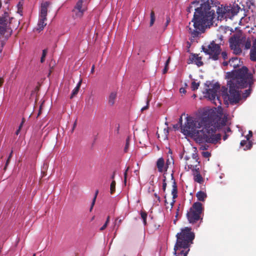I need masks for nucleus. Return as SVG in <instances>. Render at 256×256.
I'll use <instances>...</instances> for the list:
<instances>
[{
  "instance_id": "obj_1",
  "label": "nucleus",
  "mask_w": 256,
  "mask_h": 256,
  "mask_svg": "<svg viewBox=\"0 0 256 256\" xmlns=\"http://www.w3.org/2000/svg\"><path fill=\"white\" fill-rule=\"evenodd\" d=\"M221 124H224V122L217 114L212 110H204L198 118L187 117L182 130L188 134H194L199 142L216 144L221 139V134H216V129Z\"/></svg>"
},
{
  "instance_id": "obj_2",
  "label": "nucleus",
  "mask_w": 256,
  "mask_h": 256,
  "mask_svg": "<svg viewBox=\"0 0 256 256\" xmlns=\"http://www.w3.org/2000/svg\"><path fill=\"white\" fill-rule=\"evenodd\" d=\"M200 6L194 9L196 12L192 20L194 28L188 27L189 34L194 38L204 32L206 28L213 24L216 10L218 17H224V7H217L214 0H200Z\"/></svg>"
},
{
  "instance_id": "obj_3",
  "label": "nucleus",
  "mask_w": 256,
  "mask_h": 256,
  "mask_svg": "<svg viewBox=\"0 0 256 256\" xmlns=\"http://www.w3.org/2000/svg\"><path fill=\"white\" fill-rule=\"evenodd\" d=\"M248 68L243 66L237 70H234L226 73V77L230 79L228 81L229 86L228 100L231 103L236 104L239 102L240 98V88H243L248 86L252 87L254 84L252 74L248 73ZM250 88L244 90L242 94L243 98H246L251 92Z\"/></svg>"
},
{
  "instance_id": "obj_4",
  "label": "nucleus",
  "mask_w": 256,
  "mask_h": 256,
  "mask_svg": "<svg viewBox=\"0 0 256 256\" xmlns=\"http://www.w3.org/2000/svg\"><path fill=\"white\" fill-rule=\"evenodd\" d=\"M176 242L174 248V254L176 256H187L191 244L195 238L192 228L185 227L176 235Z\"/></svg>"
},
{
  "instance_id": "obj_5",
  "label": "nucleus",
  "mask_w": 256,
  "mask_h": 256,
  "mask_svg": "<svg viewBox=\"0 0 256 256\" xmlns=\"http://www.w3.org/2000/svg\"><path fill=\"white\" fill-rule=\"evenodd\" d=\"M14 18H10L7 12L0 16V38L4 37L6 40L12 34V30L11 24Z\"/></svg>"
},
{
  "instance_id": "obj_6",
  "label": "nucleus",
  "mask_w": 256,
  "mask_h": 256,
  "mask_svg": "<svg viewBox=\"0 0 256 256\" xmlns=\"http://www.w3.org/2000/svg\"><path fill=\"white\" fill-rule=\"evenodd\" d=\"M203 210L202 204L200 202H194L186 213L188 222L193 224L200 220H202V214Z\"/></svg>"
},
{
  "instance_id": "obj_7",
  "label": "nucleus",
  "mask_w": 256,
  "mask_h": 256,
  "mask_svg": "<svg viewBox=\"0 0 256 256\" xmlns=\"http://www.w3.org/2000/svg\"><path fill=\"white\" fill-rule=\"evenodd\" d=\"M203 51L210 56V58L214 60H218L221 52L220 46L212 41L208 48H202Z\"/></svg>"
},
{
  "instance_id": "obj_8",
  "label": "nucleus",
  "mask_w": 256,
  "mask_h": 256,
  "mask_svg": "<svg viewBox=\"0 0 256 256\" xmlns=\"http://www.w3.org/2000/svg\"><path fill=\"white\" fill-rule=\"evenodd\" d=\"M48 5L49 3L48 2H46L42 4L39 16V21L38 24V30H42L46 24L45 22L46 20L48 8Z\"/></svg>"
},
{
  "instance_id": "obj_9",
  "label": "nucleus",
  "mask_w": 256,
  "mask_h": 256,
  "mask_svg": "<svg viewBox=\"0 0 256 256\" xmlns=\"http://www.w3.org/2000/svg\"><path fill=\"white\" fill-rule=\"evenodd\" d=\"M82 0H78L72 10V16L74 18H80L83 16L86 8L82 4Z\"/></svg>"
},
{
  "instance_id": "obj_10",
  "label": "nucleus",
  "mask_w": 256,
  "mask_h": 256,
  "mask_svg": "<svg viewBox=\"0 0 256 256\" xmlns=\"http://www.w3.org/2000/svg\"><path fill=\"white\" fill-rule=\"evenodd\" d=\"M220 89V85L216 83L212 86V88L206 90V96L210 100H214L216 97L218 100L219 97L218 96V92Z\"/></svg>"
},
{
  "instance_id": "obj_11",
  "label": "nucleus",
  "mask_w": 256,
  "mask_h": 256,
  "mask_svg": "<svg viewBox=\"0 0 256 256\" xmlns=\"http://www.w3.org/2000/svg\"><path fill=\"white\" fill-rule=\"evenodd\" d=\"M242 42V39H240V37L238 35L234 34L229 39L230 46L231 48L236 46L238 44H240Z\"/></svg>"
},
{
  "instance_id": "obj_12",
  "label": "nucleus",
  "mask_w": 256,
  "mask_h": 256,
  "mask_svg": "<svg viewBox=\"0 0 256 256\" xmlns=\"http://www.w3.org/2000/svg\"><path fill=\"white\" fill-rule=\"evenodd\" d=\"M118 93L116 91H113L110 93L108 97V104L110 106H113L117 100Z\"/></svg>"
},
{
  "instance_id": "obj_13",
  "label": "nucleus",
  "mask_w": 256,
  "mask_h": 256,
  "mask_svg": "<svg viewBox=\"0 0 256 256\" xmlns=\"http://www.w3.org/2000/svg\"><path fill=\"white\" fill-rule=\"evenodd\" d=\"M172 201L170 203L171 208L170 210L172 209L174 202H176L175 199L178 197V188H177V184L176 182H175V180H174L173 182H172Z\"/></svg>"
},
{
  "instance_id": "obj_14",
  "label": "nucleus",
  "mask_w": 256,
  "mask_h": 256,
  "mask_svg": "<svg viewBox=\"0 0 256 256\" xmlns=\"http://www.w3.org/2000/svg\"><path fill=\"white\" fill-rule=\"evenodd\" d=\"M224 18L232 16L236 14L237 12L234 11V10H233L231 6H224Z\"/></svg>"
},
{
  "instance_id": "obj_15",
  "label": "nucleus",
  "mask_w": 256,
  "mask_h": 256,
  "mask_svg": "<svg viewBox=\"0 0 256 256\" xmlns=\"http://www.w3.org/2000/svg\"><path fill=\"white\" fill-rule=\"evenodd\" d=\"M192 160L194 161L196 164H190L186 162V165H188L189 168L192 170H196V168L200 162L198 160V158L197 153H194L192 154Z\"/></svg>"
},
{
  "instance_id": "obj_16",
  "label": "nucleus",
  "mask_w": 256,
  "mask_h": 256,
  "mask_svg": "<svg viewBox=\"0 0 256 256\" xmlns=\"http://www.w3.org/2000/svg\"><path fill=\"white\" fill-rule=\"evenodd\" d=\"M250 55V60L253 62H256V39L253 42Z\"/></svg>"
},
{
  "instance_id": "obj_17",
  "label": "nucleus",
  "mask_w": 256,
  "mask_h": 256,
  "mask_svg": "<svg viewBox=\"0 0 256 256\" xmlns=\"http://www.w3.org/2000/svg\"><path fill=\"white\" fill-rule=\"evenodd\" d=\"M164 160L162 158H159L156 162V167L158 171L162 172L164 171Z\"/></svg>"
},
{
  "instance_id": "obj_18",
  "label": "nucleus",
  "mask_w": 256,
  "mask_h": 256,
  "mask_svg": "<svg viewBox=\"0 0 256 256\" xmlns=\"http://www.w3.org/2000/svg\"><path fill=\"white\" fill-rule=\"evenodd\" d=\"M192 62H194L198 66H200L203 65V62L202 61V57L198 56V55L193 54L191 58Z\"/></svg>"
},
{
  "instance_id": "obj_19",
  "label": "nucleus",
  "mask_w": 256,
  "mask_h": 256,
  "mask_svg": "<svg viewBox=\"0 0 256 256\" xmlns=\"http://www.w3.org/2000/svg\"><path fill=\"white\" fill-rule=\"evenodd\" d=\"M196 174H194V180L200 184H202L203 182V178L200 175L199 171V168H196V170H194Z\"/></svg>"
},
{
  "instance_id": "obj_20",
  "label": "nucleus",
  "mask_w": 256,
  "mask_h": 256,
  "mask_svg": "<svg viewBox=\"0 0 256 256\" xmlns=\"http://www.w3.org/2000/svg\"><path fill=\"white\" fill-rule=\"evenodd\" d=\"M229 64L231 66L236 68L240 62V60L236 57L232 58L228 61Z\"/></svg>"
},
{
  "instance_id": "obj_21",
  "label": "nucleus",
  "mask_w": 256,
  "mask_h": 256,
  "mask_svg": "<svg viewBox=\"0 0 256 256\" xmlns=\"http://www.w3.org/2000/svg\"><path fill=\"white\" fill-rule=\"evenodd\" d=\"M196 196L198 200L204 202L206 198V194L204 192L200 190L196 193Z\"/></svg>"
},
{
  "instance_id": "obj_22",
  "label": "nucleus",
  "mask_w": 256,
  "mask_h": 256,
  "mask_svg": "<svg viewBox=\"0 0 256 256\" xmlns=\"http://www.w3.org/2000/svg\"><path fill=\"white\" fill-rule=\"evenodd\" d=\"M82 84V80H80L78 83L77 84L76 86L73 90L71 96H70V98H72L74 96H75L78 93L79 90L80 88V86Z\"/></svg>"
},
{
  "instance_id": "obj_23",
  "label": "nucleus",
  "mask_w": 256,
  "mask_h": 256,
  "mask_svg": "<svg viewBox=\"0 0 256 256\" xmlns=\"http://www.w3.org/2000/svg\"><path fill=\"white\" fill-rule=\"evenodd\" d=\"M248 140H242L240 142V146H246V148H244V150H249L252 146V144L250 142H248Z\"/></svg>"
},
{
  "instance_id": "obj_24",
  "label": "nucleus",
  "mask_w": 256,
  "mask_h": 256,
  "mask_svg": "<svg viewBox=\"0 0 256 256\" xmlns=\"http://www.w3.org/2000/svg\"><path fill=\"white\" fill-rule=\"evenodd\" d=\"M222 120H224V124H220V128H217L216 131L217 130H220L221 128H222L224 127V131L225 133H226V132H230L231 131L230 128L229 127H228V126H226V120H224V119H221Z\"/></svg>"
},
{
  "instance_id": "obj_25",
  "label": "nucleus",
  "mask_w": 256,
  "mask_h": 256,
  "mask_svg": "<svg viewBox=\"0 0 256 256\" xmlns=\"http://www.w3.org/2000/svg\"><path fill=\"white\" fill-rule=\"evenodd\" d=\"M231 50H233L234 53L236 54H240L242 53V50L240 48V44H238L236 46H234L231 48Z\"/></svg>"
},
{
  "instance_id": "obj_26",
  "label": "nucleus",
  "mask_w": 256,
  "mask_h": 256,
  "mask_svg": "<svg viewBox=\"0 0 256 256\" xmlns=\"http://www.w3.org/2000/svg\"><path fill=\"white\" fill-rule=\"evenodd\" d=\"M116 181L113 180L110 185V192L111 194H113L116 190Z\"/></svg>"
},
{
  "instance_id": "obj_27",
  "label": "nucleus",
  "mask_w": 256,
  "mask_h": 256,
  "mask_svg": "<svg viewBox=\"0 0 256 256\" xmlns=\"http://www.w3.org/2000/svg\"><path fill=\"white\" fill-rule=\"evenodd\" d=\"M200 86V83L199 82H196L194 81L192 82V86H191V88L192 91H194L198 89V87Z\"/></svg>"
},
{
  "instance_id": "obj_28",
  "label": "nucleus",
  "mask_w": 256,
  "mask_h": 256,
  "mask_svg": "<svg viewBox=\"0 0 256 256\" xmlns=\"http://www.w3.org/2000/svg\"><path fill=\"white\" fill-rule=\"evenodd\" d=\"M98 190H96V192H95V194H94V198L92 200V204H91V206L90 208V212H91L93 208V207L95 204V202H96V197H97V196H98Z\"/></svg>"
},
{
  "instance_id": "obj_29",
  "label": "nucleus",
  "mask_w": 256,
  "mask_h": 256,
  "mask_svg": "<svg viewBox=\"0 0 256 256\" xmlns=\"http://www.w3.org/2000/svg\"><path fill=\"white\" fill-rule=\"evenodd\" d=\"M140 216H141V218H142V219L143 220V222L144 224V225L146 224V218H147V214L146 212H142V211L140 212Z\"/></svg>"
},
{
  "instance_id": "obj_30",
  "label": "nucleus",
  "mask_w": 256,
  "mask_h": 256,
  "mask_svg": "<svg viewBox=\"0 0 256 256\" xmlns=\"http://www.w3.org/2000/svg\"><path fill=\"white\" fill-rule=\"evenodd\" d=\"M47 52H48L47 49H44V50H42V57L40 58V62L42 63H43L44 62L45 58H46V56Z\"/></svg>"
},
{
  "instance_id": "obj_31",
  "label": "nucleus",
  "mask_w": 256,
  "mask_h": 256,
  "mask_svg": "<svg viewBox=\"0 0 256 256\" xmlns=\"http://www.w3.org/2000/svg\"><path fill=\"white\" fill-rule=\"evenodd\" d=\"M154 21H155L154 12V11L152 10L150 12V26H152L153 25Z\"/></svg>"
},
{
  "instance_id": "obj_32",
  "label": "nucleus",
  "mask_w": 256,
  "mask_h": 256,
  "mask_svg": "<svg viewBox=\"0 0 256 256\" xmlns=\"http://www.w3.org/2000/svg\"><path fill=\"white\" fill-rule=\"evenodd\" d=\"M244 41V46L245 49L248 50V49L250 48L251 47L250 40H247L246 41H245V40Z\"/></svg>"
},
{
  "instance_id": "obj_33",
  "label": "nucleus",
  "mask_w": 256,
  "mask_h": 256,
  "mask_svg": "<svg viewBox=\"0 0 256 256\" xmlns=\"http://www.w3.org/2000/svg\"><path fill=\"white\" fill-rule=\"evenodd\" d=\"M199 2L200 1L199 0H195V1H194L192 2V3H191V5L190 6H188L187 8V11L188 12H190V10L192 8V6L193 4H196V5H198V4H199Z\"/></svg>"
},
{
  "instance_id": "obj_34",
  "label": "nucleus",
  "mask_w": 256,
  "mask_h": 256,
  "mask_svg": "<svg viewBox=\"0 0 256 256\" xmlns=\"http://www.w3.org/2000/svg\"><path fill=\"white\" fill-rule=\"evenodd\" d=\"M150 101V100L148 98H147L146 99V106L142 107L141 108V111L142 112H143V111L147 110L148 108Z\"/></svg>"
},
{
  "instance_id": "obj_35",
  "label": "nucleus",
  "mask_w": 256,
  "mask_h": 256,
  "mask_svg": "<svg viewBox=\"0 0 256 256\" xmlns=\"http://www.w3.org/2000/svg\"><path fill=\"white\" fill-rule=\"evenodd\" d=\"M202 155L203 157L208 158L210 156L211 154L208 152H202Z\"/></svg>"
},
{
  "instance_id": "obj_36",
  "label": "nucleus",
  "mask_w": 256,
  "mask_h": 256,
  "mask_svg": "<svg viewBox=\"0 0 256 256\" xmlns=\"http://www.w3.org/2000/svg\"><path fill=\"white\" fill-rule=\"evenodd\" d=\"M164 178L162 180V190L164 192H165L166 188V176H164Z\"/></svg>"
},
{
  "instance_id": "obj_37",
  "label": "nucleus",
  "mask_w": 256,
  "mask_h": 256,
  "mask_svg": "<svg viewBox=\"0 0 256 256\" xmlns=\"http://www.w3.org/2000/svg\"><path fill=\"white\" fill-rule=\"evenodd\" d=\"M221 90L222 92V94L223 95H228V96H229V94H228V88H226L225 86H222V88Z\"/></svg>"
},
{
  "instance_id": "obj_38",
  "label": "nucleus",
  "mask_w": 256,
  "mask_h": 256,
  "mask_svg": "<svg viewBox=\"0 0 256 256\" xmlns=\"http://www.w3.org/2000/svg\"><path fill=\"white\" fill-rule=\"evenodd\" d=\"M128 170H129V167H128L126 168V170H125L124 172V183L125 185L126 184V182L127 174H128Z\"/></svg>"
},
{
  "instance_id": "obj_39",
  "label": "nucleus",
  "mask_w": 256,
  "mask_h": 256,
  "mask_svg": "<svg viewBox=\"0 0 256 256\" xmlns=\"http://www.w3.org/2000/svg\"><path fill=\"white\" fill-rule=\"evenodd\" d=\"M221 56L224 60H226L228 58V54L226 52H222L221 53Z\"/></svg>"
},
{
  "instance_id": "obj_40",
  "label": "nucleus",
  "mask_w": 256,
  "mask_h": 256,
  "mask_svg": "<svg viewBox=\"0 0 256 256\" xmlns=\"http://www.w3.org/2000/svg\"><path fill=\"white\" fill-rule=\"evenodd\" d=\"M4 44H5V42H1L0 46V54H1V53L2 51V49H3V48H4ZM0 56H1L0 55Z\"/></svg>"
},
{
  "instance_id": "obj_41",
  "label": "nucleus",
  "mask_w": 256,
  "mask_h": 256,
  "mask_svg": "<svg viewBox=\"0 0 256 256\" xmlns=\"http://www.w3.org/2000/svg\"><path fill=\"white\" fill-rule=\"evenodd\" d=\"M10 160L8 158L7 160H6V164H5V166H4V171H6V168H7V166H8V164H9V162H10Z\"/></svg>"
},
{
  "instance_id": "obj_42",
  "label": "nucleus",
  "mask_w": 256,
  "mask_h": 256,
  "mask_svg": "<svg viewBox=\"0 0 256 256\" xmlns=\"http://www.w3.org/2000/svg\"><path fill=\"white\" fill-rule=\"evenodd\" d=\"M180 127H182V128L179 124H176L173 126V128L174 130H178Z\"/></svg>"
},
{
  "instance_id": "obj_43",
  "label": "nucleus",
  "mask_w": 256,
  "mask_h": 256,
  "mask_svg": "<svg viewBox=\"0 0 256 256\" xmlns=\"http://www.w3.org/2000/svg\"><path fill=\"white\" fill-rule=\"evenodd\" d=\"M128 146H129L128 140H126V146H125V147H124V150L125 152H126L127 149L128 148Z\"/></svg>"
},
{
  "instance_id": "obj_44",
  "label": "nucleus",
  "mask_w": 256,
  "mask_h": 256,
  "mask_svg": "<svg viewBox=\"0 0 256 256\" xmlns=\"http://www.w3.org/2000/svg\"><path fill=\"white\" fill-rule=\"evenodd\" d=\"M168 67L167 66H165L164 70H163V71H162V73L164 74H165L167 72L168 70Z\"/></svg>"
},
{
  "instance_id": "obj_45",
  "label": "nucleus",
  "mask_w": 256,
  "mask_h": 256,
  "mask_svg": "<svg viewBox=\"0 0 256 256\" xmlns=\"http://www.w3.org/2000/svg\"><path fill=\"white\" fill-rule=\"evenodd\" d=\"M208 148V146L206 145H202L200 146V149L202 150H206Z\"/></svg>"
},
{
  "instance_id": "obj_46",
  "label": "nucleus",
  "mask_w": 256,
  "mask_h": 256,
  "mask_svg": "<svg viewBox=\"0 0 256 256\" xmlns=\"http://www.w3.org/2000/svg\"><path fill=\"white\" fill-rule=\"evenodd\" d=\"M170 17H168V16L166 18V24H165V26L166 27L168 26V24L170 22Z\"/></svg>"
},
{
  "instance_id": "obj_47",
  "label": "nucleus",
  "mask_w": 256,
  "mask_h": 256,
  "mask_svg": "<svg viewBox=\"0 0 256 256\" xmlns=\"http://www.w3.org/2000/svg\"><path fill=\"white\" fill-rule=\"evenodd\" d=\"M252 131L249 132V134L246 136V139L247 140H248L250 139V137H252Z\"/></svg>"
},
{
  "instance_id": "obj_48",
  "label": "nucleus",
  "mask_w": 256,
  "mask_h": 256,
  "mask_svg": "<svg viewBox=\"0 0 256 256\" xmlns=\"http://www.w3.org/2000/svg\"><path fill=\"white\" fill-rule=\"evenodd\" d=\"M108 226V224H104L100 228V230L102 231V230H104Z\"/></svg>"
},
{
  "instance_id": "obj_49",
  "label": "nucleus",
  "mask_w": 256,
  "mask_h": 256,
  "mask_svg": "<svg viewBox=\"0 0 256 256\" xmlns=\"http://www.w3.org/2000/svg\"><path fill=\"white\" fill-rule=\"evenodd\" d=\"M170 58L169 57L168 58V59L166 60V63H165V66H167L168 67V64H170Z\"/></svg>"
},
{
  "instance_id": "obj_50",
  "label": "nucleus",
  "mask_w": 256,
  "mask_h": 256,
  "mask_svg": "<svg viewBox=\"0 0 256 256\" xmlns=\"http://www.w3.org/2000/svg\"><path fill=\"white\" fill-rule=\"evenodd\" d=\"M180 93L185 94L186 92V90H185L184 88H180Z\"/></svg>"
},
{
  "instance_id": "obj_51",
  "label": "nucleus",
  "mask_w": 256,
  "mask_h": 256,
  "mask_svg": "<svg viewBox=\"0 0 256 256\" xmlns=\"http://www.w3.org/2000/svg\"><path fill=\"white\" fill-rule=\"evenodd\" d=\"M182 118L180 116L179 118V120L178 124H179L180 126H182Z\"/></svg>"
},
{
  "instance_id": "obj_52",
  "label": "nucleus",
  "mask_w": 256,
  "mask_h": 256,
  "mask_svg": "<svg viewBox=\"0 0 256 256\" xmlns=\"http://www.w3.org/2000/svg\"><path fill=\"white\" fill-rule=\"evenodd\" d=\"M18 12H22V10H20L22 6V4H20V2L18 3Z\"/></svg>"
},
{
  "instance_id": "obj_53",
  "label": "nucleus",
  "mask_w": 256,
  "mask_h": 256,
  "mask_svg": "<svg viewBox=\"0 0 256 256\" xmlns=\"http://www.w3.org/2000/svg\"><path fill=\"white\" fill-rule=\"evenodd\" d=\"M154 196L156 197V198H157V200H158V202H160V197L158 196V194H154Z\"/></svg>"
},
{
  "instance_id": "obj_54",
  "label": "nucleus",
  "mask_w": 256,
  "mask_h": 256,
  "mask_svg": "<svg viewBox=\"0 0 256 256\" xmlns=\"http://www.w3.org/2000/svg\"><path fill=\"white\" fill-rule=\"evenodd\" d=\"M4 82V78H0V87L2 86Z\"/></svg>"
},
{
  "instance_id": "obj_55",
  "label": "nucleus",
  "mask_w": 256,
  "mask_h": 256,
  "mask_svg": "<svg viewBox=\"0 0 256 256\" xmlns=\"http://www.w3.org/2000/svg\"><path fill=\"white\" fill-rule=\"evenodd\" d=\"M122 219H120L119 220H118V224L117 226V227H116V230H118L122 222Z\"/></svg>"
},
{
  "instance_id": "obj_56",
  "label": "nucleus",
  "mask_w": 256,
  "mask_h": 256,
  "mask_svg": "<svg viewBox=\"0 0 256 256\" xmlns=\"http://www.w3.org/2000/svg\"><path fill=\"white\" fill-rule=\"evenodd\" d=\"M229 64L228 62L224 61L222 62V64L224 66H227Z\"/></svg>"
},
{
  "instance_id": "obj_57",
  "label": "nucleus",
  "mask_w": 256,
  "mask_h": 256,
  "mask_svg": "<svg viewBox=\"0 0 256 256\" xmlns=\"http://www.w3.org/2000/svg\"><path fill=\"white\" fill-rule=\"evenodd\" d=\"M24 122V120H23L22 121V122L21 124L19 126L18 129L21 130L22 128V126Z\"/></svg>"
},
{
  "instance_id": "obj_58",
  "label": "nucleus",
  "mask_w": 256,
  "mask_h": 256,
  "mask_svg": "<svg viewBox=\"0 0 256 256\" xmlns=\"http://www.w3.org/2000/svg\"><path fill=\"white\" fill-rule=\"evenodd\" d=\"M94 65H93L92 67L90 72L92 74L94 73Z\"/></svg>"
},
{
  "instance_id": "obj_59",
  "label": "nucleus",
  "mask_w": 256,
  "mask_h": 256,
  "mask_svg": "<svg viewBox=\"0 0 256 256\" xmlns=\"http://www.w3.org/2000/svg\"><path fill=\"white\" fill-rule=\"evenodd\" d=\"M110 216H108L107 217L106 220V222H105L106 224H108L109 223V222H110Z\"/></svg>"
},
{
  "instance_id": "obj_60",
  "label": "nucleus",
  "mask_w": 256,
  "mask_h": 256,
  "mask_svg": "<svg viewBox=\"0 0 256 256\" xmlns=\"http://www.w3.org/2000/svg\"><path fill=\"white\" fill-rule=\"evenodd\" d=\"M115 175H116V172H114L112 176H111V178L114 180V178Z\"/></svg>"
},
{
  "instance_id": "obj_61",
  "label": "nucleus",
  "mask_w": 256,
  "mask_h": 256,
  "mask_svg": "<svg viewBox=\"0 0 256 256\" xmlns=\"http://www.w3.org/2000/svg\"><path fill=\"white\" fill-rule=\"evenodd\" d=\"M12 152H10V154L8 156V159L10 160L12 156Z\"/></svg>"
},
{
  "instance_id": "obj_62",
  "label": "nucleus",
  "mask_w": 256,
  "mask_h": 256,
  "mask_svg": "<svg viewBox=\"0 0 256 256\" xmlns=\"http://www.w3.org/2000/svg\"><path fill=\"white\" fill-rule=\"evenodd\" d=\"M228 135H227L226 134H224V136H223V139L224 140H226L228 138Z\"/></svg>"
},
{
  "instance_id": "obj_63",
  "label": "nucleus",
  "mask_w": 256,
  "mask_h": 256,
  "mask_svg": "<svg viewBox=\"0 0 256 256\" xmlns=\"http://www.w3.org/2000/svg\"><path fill=\"white\" fill-rule=\"evenodd\" d=\"M20 131V130L18 128V130H17L16 131V134L18 135L19 134Z\"/></svg>"
},
{
  "instance_id": "obj_64",
  "label": "nucleus",
  "mask_w": 256,
  "mask_h": 256,
  "mask_svg": "<svg viewBox=\"0 0 256 256\" xmlns=\"http://www.w3.org/2000/svg\"><path fill=\"white\" fill-rule=\"evenodd\" d=\"M119 129H120V126L118 124L117 128H116V132L117 134H118L119 132Z\"/></svg>"
}]
</instances>
